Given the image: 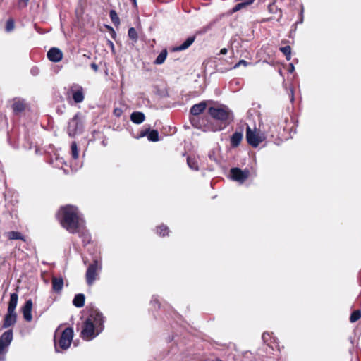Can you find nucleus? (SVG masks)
<instances>
[{"label":"nucleus","instance_id":"obj_36","mask_svg":"<svg viewBox=\"0 0 361 361\" xmlns=\"http://www.w3.org/2000/svg\"><path fill=\"white\" fill-rule=\"evenodd\" d=\"M128 37L131 39H133L134 41H137V31L135 30V29L134 27L129 28L128 32Z\"/></svg>","mask_w":361,"mask_h":361},{"label":"nucleus","instance_id":"obj_21","mask_svg":"<svg viewBox=\"0 0 361 361\" xmlns=\"http://www.w3.org/2000/svg\"><path fill=\"white\" fill-rule=\"evenodd\" d=\"M85 295L82 293H79L75 295L73 304L76 307H82L85 305Z\"/></svg>","mask_w":361,"mask_h":361},{"label":"nucleus","instance_id":"obj_1","mask_svg":"<svg viewBox=\"0 0 361 361\" xmlns=\"http://www.w3.org/2000/svg\"><path fill=\"white\" fill-rule=\"evenodd\" d=\"M58 219L61 225L71 233H80L85 226V221L77 207L67 205L59 211Z\"/></svg>","mask_w":361,"mask_h":361},{"label":"nucleus","instance_id":"obj_39","mask_svg":"<svg viewBox=\"0 0 361 361\" xmlns=\"http://www.w3.org/2000/svg\"><path fill=\"white\" fill-rule=\"evenodd\" d=\"M249 64L248 62H247L246 61L242 59V60H240L238 63H237L233 68H238L240 66H247V65Z\"/></svg>","mask_w":361,"mask_h":361},{"label":"nucleus","instance_id":"obj_46","mask_svg":"<svg viewBox=\"0 0 361 361\" xmlns=\"http://www.w3.org/2000/svg\"><path fill=\"white\" fill-rule=\"evenodd\" d=\"M245 3H246V5L251 4L255 0H243Z\"/></svg>","mask_w":361,"mask_h":361},{"label":"nucleus","instance_id":"obj_16","mask_svg":"<svg viewBox=\"0 0 361 361\" xmlns=\"http://www.w3.org/2000/svg\"><path fill=\"white\" fill-rule=\"evenodd\" d=\"M243 136V129L235 131L231 137V145L233 147H237L241 142Z\"/></svg>","mask_w":361,"mask_h":361},{"label":"nucleus","instance_id":"obj_20","mask_svg":"<svg viewBox=\"0 0 361 361\" xmlns=\"http://www.w3.org/2000/svg\"><path fill=\"white\" fill-rule=\"evenodd\" d=\"M63 286V280L62 278H56L54 277L52 279V289L54 292L59 293L60 292Z\"/></svg>","mask_w":361,"mask_h":361},{"label":"nucleus","instance_id":"obj_30","mask_svg":"<svg viewBox=\"0 0 361 361\" xmlns=\"http://www.w3.org/2000/svg\"><path fill=\"white\" fill-rule=\"evenodd\" d=\"M110 18L114 25L117 26L120 24L119 17L114 10H111L109 12Z\"/></svg>","mask_w":361,"mask_h":361},{"label":"nucleus","instance_id":"obj_9","mask_svg":"<svg viewBox=\"0 0 361 361\" xmlns=\"http://www.w3.org/2000/svg\"><path fill=\"white\" fill-rule=\"evenodd\" d=\"M13 340L12 330L5 331L0 337V361L5 360V355L8 352V348Z\"/></svg>","mask_w":361,"mask_h":361},{"label":"nucleus","instance_id":"obj_31","mask_svg":"<svg viewBox=\"0 0 361 361\" xmlns=\"http://www.w3.org/2000/svg\"><path fill=\"white\" fill-rule=\"evenodd\" d=\"M71 156L72 158L76 160L78 158L79 152L77 144L75 141L71 142Z\"/></svg>","mask_w":361,"mask_h":361},{"label":"nucleus","instance_id":"obj_24","mask_svg":"<svg viewBox=\"0 0 361 361\" xmlns=\"http://www.w3.org/2000/svg\"><path fill=\"white\" fill-rule=\"evenodd\" d=\"M270 123H267L266 126H269L268 129H266L264 126H263V130L264 133L271 137L274 136L275 133L276 132V124L273 123L272 121H269Z\"/></svg>","mask_w":361,"mask_h":361},{"label":"nucleus","instance_id":"obj_15","mask_svg":"<svg viewBox=\"0 0 361 361\" xmlns=\"http://www.w3.org/2000/svg\"><path fill=\"white\" fill-rule=\"evenodd\" d=\"M16 322V314L15 312H8L7 311L6 314L4 317V328H8L12 325H13Z\"/></svg>","mask_w":361,"mask_h":361},{"label":"nucleus","instance_id":"obj_43","mask_svg":"<svg viewBox=\"0 0 361 361\" xmlns=\"http://www.w3.org/2000/svg\"><path fill=\"white\" fill-rule=\"evenodd\" d=\"M37 71L38 69L37 68H32L31 72L33 75H37L38 73Z\"/></svg>","mask_w":361,"mask_h":361},{"label":"nucleus","instance_id":"obj_41","mask_svg":"<svg viewBox=\"0 0 361 361\" xmlns=\"http://www.w3.org/2000/svg\"><path fill=\"white\" fill-rule=\"evenodd\" d=\"M268 337H269V334H268V333H264V334H262V339H263V340H264V341H265V342H266V341H267V338H268Z\"/></svg>","mask_w":361,"mask_h":361},{"label":"nucleus","instance_id":"obj_50","mask_svg":"<svg viewBox=\"0 0 361 361\" xmlns=\"http://www.w3.org/2000/svg\"><path fill=\"white\" fill-rule=\"evenodd\" d=\"M109 46H111L112 48H114V44L112 42L109 41Z\"/></svg>","mask_w":361,"mask_h":361},{"label":"nucleus","instance_id":"obj_32","mask_svg":"<svg viewBox=\"0 0 361 361\" xmlns=\"http://www.w3.org/2000/svg\"><path fill=\"white\" fill-rule=\"evenodd\" d=\"M169 232V228L166 225L162 224L157 228V233L161 236L168 235Z\"/></svg>","mask_w":361,"mask_h":361},{"label":"nucleus","instance_id":"obj_47","mask_svg":"<svg viewBox=\"0 0 361 361\" xmlns=\"http://www.w3.org/2000/svg\"><path fill=\"white\" fill-rule=\"evenodd\" d=\"M293 99H294V97H293V89H291V90H290V100H291V101H293Z\"/></svg>","mask_w":361,"mask_h":361},{"label":"nucleus","instance_id":"obj_27","mask_svg":"<svg viewBox=\"0 0 361 361\" xmlns=\"http://www.w3.org/2000/svg\"><path fill=\"white\" fill-rule=\"evenodd\" d=\"M78 233L79 234V236L82 238V241L85 243H89L90 242V235L89 233L85 229V226H83V228L80 230V232Z\"/></svg>","mask_w":361,"mask_h":361},{"label":"nucleus","instance_id":"obj_42","mask_svg":"<svg viewBox=\"0 0 361 361\" xmlns=\"http://www.w3.org/2000/svg\"><path fill=\"white\" fill-rule=\"evenodd\" d=\"M91 68L94 71H98V66L94 63H92L91 64Z\"/></svg>","mask_w":361,"mask_h":361},{"label":"nucleus","instance_id":"obj_8","mask_svg":"<svg viewBox=\"0 0 361 361\" xmlns=\"http://www.w3.org/2000/svg\"><path fill=\"white\" fill-rule=\"evenodd\" d=\"M264 133L257 132L255 129L252 130L249 126L246 128V139L249 145L257 147L265 140Z\"/></svg>","mask_w":361,"mask_h":361},{"label":"nucleus","instance_id":"obj_52","mask_svg":"<svg viewBox=\"0 0 361 361\" xmlns=\"http://www.w3.org/2000/svg\"><path fill=\"white\" fill-rule=\"evenodd\" d=\"M29 0H24V4L27 3Z\"/></svg>","mask_w":361,"mask_h":361},{"label":"nucleus","instance_id":"obj_51","mask_svg":"<svg viewBox=\"0 0 361 361\" xmlns=\"http://www.w3.org/2000/svg\"><path fill=\"white\" fill-rule=\"evenodd\" d=\"M133 3V5L134 6H136L137 5V0H132Z\"/></svg>","mask_w":361,"mask_h":361},{"label":"nucleus","instance_id":"obj_49","mask_svg":"<svg viewBox=\"0 0 361 361\" xmlns=\"http://www.w3.org/2000/svg\"><path fill=\"white\" fill-rule=\"evenodd\" d=\"M111 32H112V37H114V36L116 35V32H115V31L114 30V29H113V28H111Z\"/></svg>","mask_w":361,"mask_h":361},{"label":"nucleus","instance_id":"obj_12","mask_svg":"<svg viewBox=\"0 0 361 361\" xmlns=\"http://www.w3.org/2000/svg\"><path fill=\"white\" fill-rule=\"evenodd\" d=\"M27 117L30 121L35 122L37 118V108L34 104H24V118Z\"/></svg>","mask_w":361,"mask_h":361},{"label":"nucleus","instance_id":"obj_28","mask_svg":"<svg viewBox=\"0 0 361 361\" xmlns=\"http://www.w3.org/2000/svg\"><path fill=\"white\" fill-rule=\"evenodd\" d=\"M6 237L9 240H18L23 239L21 233L17 231H10L6 233Z\"/></svg>","mask_w":361,"mask_h":361},{"label":"nucleus","instance_id":"obj_7","mask_svg":"<svg viewBox=\"0 0 361 361\" xmlns=\"http://www.w3.org/2000/svg\"><path fill=\"white\" fill-rule=\"evenodd\" d=\"M73 338V329L71 327L66 328L59 339L58 344L55 341V350L59 352V347L62 350H67L72 342Z\"/></svg>","mask_w":361,"mask_h":361},{"label":"nucleus","instance_id":"obj_29","mask_svg":"<svg viewBox=\"0 0 361 361\" xmlns=\"http://www.w3.org/2000/svg\"><path fill=\"white\" fill-rule=\"evenodd\" d=\"M13 109L16 114H19L23 111V102L20 100H15L13 104Z\"/></svg>","mask_w":361,"mask_h":361},{"label":"nucleus","instance_id":"obj_26","mask_svg":"<svg viewBox=\"0 0 361 361\" xmlns=\"http://www.w3.org/2000/svg\"><path fill=\"white\" fill-rule=\"evenodd\" d=\"M166 56H167V51L166 49H164L162 50L159 54L158 55V56L157 57V59H155L154 61V64H157V65H161L162 64L166 59Z\"/></svg>","mask_w":361,"mask_h":361},{"label":"nucleus","instance_id":"obj_5","mask_svg":"<svg viewBox=\"0 0 361 361\" xmlns=\"http://www.w3.org/2000/svg\"><path fill=\"white\" fill-rule=\"evenodd\" d=\"M84 128L83 121L81 115L76 114L68 123L67 133L73 137L82 133Z\"/></svg>","mask_w":361,"mask_h":361},{"label":"nucleus","instance_id":"obj_25","mask_svg":"<svg viewBox=\"0 0 361 361\" xmlns=\"http://www.w3.org/2000/svg\"><path fill=\"white\" fill-rule=\"evenodd\" d=\"M187 164L188 166L195 171L199 170L198 161L197 159L195 157H188L187 158Z\"/></svg>","mask_w":361,"mask_h":361},{"label":"nucleus","instance_id":"obj_33","mask_svg":"<svg viewBox=\"0 0 361 361\" xmlns=\"http://www.w3.org/2000/svg\"><path fill=\"white\" fill-rule=\"evenodd\" d=\"M280 51L286 56L288 61L291 59V48L290 46H286L280 48Z\"/></svg>","mask_w":361,"mask_h":361},{"label":"nucleus","instance_id":"obj_35","mask_svg":"<svg viewBox=\"0 0 361 361\" xmlns=\"http://www.w3.org/2000/svg\"><path fill=\"white\" fill-rule=\"evenodd\" d=\"M14 21L13 19L10 18L7 20L6 24V31L7 32H11L14 30Z\"/></svg>","mask_w":361,"mask_h":361},{"label":"nucleus","instance_id":"obj_13","mask_svg":"<svg viewBox=\"0 0 361 361\" xmlns=\"http://www.w3.org/2000/svg\"><path fill=\"white\" fill-rule=\"evenodd\" d=\"M63 52L56 47L51 48L47 52V58L51 62L57 63L62 60Z\"/></svg>","mask_w":361,"mask_h":361},{"label":"nucleus","instance_id":"obj_17","mask_svg":"<svg viewBox=\"0 0 361 361\" xmlns=\"http://www.w3.org/2000/svg\"><path fill=\"white\" fill-rule=\"evenodd\" d=\"M32 302L31 300H28L26 301L24 305V320L26 322H31L32 320Z\"/></svg>","mask_w":361,"mask_h":361},{"label":"nucleus","instance_id":"obj_23","mask_svg":"<svg viewBox=\"0 0 361 361\" xmlns=\"http://www.w3.org/2000/svg\"><path fill=\"white\" fill-rule=\"evenodd\" d=\"M17 303H18V295L16 293H12L11 295L10 301L8 302V312H15Z\"/></svg>","mask_w":361,"mask_h":361},{"label":"nucleus","instance_id":"obj_45","mask_svg":"<svg viewBox=\"0 0 361 361\" xmlns=\"http://www.w3.org/2000/svg\"><path fill=\"white\" fill-rule=\"evenodd\" d=\"M154 303H158V300L155 297H153L152 300H151V304H154Z\"/></svg>","mask_w":361,"mask_h":361},{"label":"nucleus","instance_id":"obj_48","mask_svg":"<svg viewBox=\"0 0 361 361\" xmlns=\"http://www.w3.org/2000/svg\"><path fill=\"white\" fill-rule=\"evenodd\" d=\"M294 69H295V68H294V66H293L292 63H290V69H289V71H290V73H292V72L294 71Z\"/></svg>","mask_w":361,"mask_h":361},{"label":"nucleus","instance_id":"obj_4","mask_svg":"<svg viewBox=\"0 0 361 361\" xmlns=\"http://www.w3.org/2000/svg\"><path fill=\"white\" fill-rule=\"evenodd\" d=\"M207 108V102H201L194 104L190 109V122L192 126L197 129H200L204 132H208L207 119L208 116H200Z\"/></svg>","mask_w":361,"mask_h":361},{"label":"nucleus","instance_id":"obj_6","mask_svg":"<svg viewBox=\"0 0 361 361\" xmlns=\"http://www.w3.org/2000/svg\"><path fill=\"white\" fill-rule=\"evenodd\" d=\"M102 269L101 259H94L87 267L85 278L88 286H92Z\"/></svg>","mask_w":361,"mask_h":361},{"label":"nucleus","instance_id":"obj_11","mask_svg":"<svg viewBox=\"0 0 361 361\" xmlns=\"http://www.w3.org/2000/svg\"><path fill=\"white\" fill-rule=\"evenodd\" d=\"M250 175L248 169L241 170L239 168H233L231 169V176L233 180L240 183H243Z\"/></svg>","mask_w":361,"mask_h":361},{"label":"nucleus","instance_id":"obj_10","mask_svg":"<svg viewBox=\"0 0 361 361\" xmlns=\"http://www.w3.org/2000/svg\"><path fill=\"white\" fill-rule=\"evenodd\" d=\"M68 95L71 96L75 103H81L85 99L84 89L78 84H73L68 91Z\"/></svg>","mask_w":361,"mask_h":361},{"label":"nucleus","instance_id":"obj_38","mask_svg":"<svg viewBox=\"0 0 361 361\" xmlns=\"http://www.w3.org/2000/svg\"><path fill=\"white\" fill-rule=\"evenodd\" d=\"M123 111L121 108H115L114 109V115L116 117H120L123 114Z\"/></svg>","mask_w":361,"mask_h":361},{"label":"nucleus","instance_id":"obj_40","mask_svg":"<svg viewBox=\"0 0 361 361\" xmlns=\"http://www.w3.org/2000/svg\"><path fill=\"white\" fill-rule=\"evenodd\" d=\"M59 161L63 163L62 160L59 159L58 156H56L54 159H51L52 164L56 167H59Z\"/></svg>","mask_w":361,"mask_h":361},{"label":"nucleus","instance_id":"obj_19","mask_svg":"<svg viewBox=\"0 0 361 361\" xmlns=\"http://www.w3.org/2000/svg\"><path fill=\"white\" fill-rule=\"evenodd\" d=\"M145 119V114L140 111H134L130 115V121L135 124L142 123Z\"/></svg>","mask_w":361,"mask_h":361},{"label":"nucleus","instance_id":"obj_3","mask_svg":"<svg viewBox=\"0 0 361 361\" xmlns=\"http://www.w3.org/2000/svg\"><path fill=\"white\" fill-rule=\"evenodd\" d=\"M208 114L214 120L207 119L208 131H218L224 129L233 121L232 111L226 106H212L208 109Z\"/></svg>","mask_w":361,"mask_h":361},{"label":"nucleus","instance_id":"obj_22","mask_svg":"<svg viewBox=\"0 0 361 361\" xmlns=\"http://www.w3.org/2000/svg\"><path fill=\"white\" fill-rule=\"evenodd\" d=\"M195 41V37H190L180 46L173 49L174 51H183L188 49Z\"/></svg>","mask_w":361,"mask_h":361},{"label":"nucleus","instance_id":"obj_34","mask_svg":"<svg viewBox=\"0 0 361 361\" xmlns=\"http://www.w3.org/2000/svg\"><path fill=\"white\" fill-rule=\"evenodd\" d=\"M361 317V311L360 310H355L354 311L350 317V322H355Z\"/></svg>","mask_w":361,"mask_h":361},{"label":"nucleus","instance_id":"obj_18","mask_svg":"<svg viewBox=\"0 0 361 361\" xmlns=\"http://www.w3.org/2000/svg\"><path fill=\"white\" fill-rule=\"evenodd\" d=\"M147 136V139L152 142H157L159 140V133L157 130H145L140 133V137Z\"/></svg>","mask_w":361,"mask_h":361},{"label":"nucleus","instance_id":"obj_44","mask_svg":"<svg viewBox=\"0 0 361 361\" xmlns=\"http://www.w3.org/2000/svg\"><path fill=\"white\" fill-rule=\"evenodd\" d=\"M227 53V49L223 48L220 51V54H226Z\"/></svg>","mask_w":361,"mask_h":361},{"label":"nucleus","instance_id":"obj_37","mask_svg":"<svg viewBox=\"0 0 361 361\" xmlns=\"http://www.w3.org/2000/svg\"><path fill=\"white\" fill-rule=\"evenodd\" d=\"M246 5V3H245L244 1L241 2V3H238L231 10V13H235L238 11H240V9H242L243 8H244Z\"/></svg>","mask_w":361,"mask_h":361},{"label":"nucleus","instance_id":"obj_14","mask_svg":"<svg viewBox=\"0 0 361 361\" xmlns=\"http://www.w3.org/2000/svg\"><path fill=\"white\" fill-rule=\"evenodd\" d=\"M29 253L27 254L29 258V265H30V270L35 269V265L37 263V257L35 247L31 245L29 248H27Z\"/></svg>","mask_w":361,"mask_h":361},{"label":"nucleus","instance_id":"obj_2","mask_svg":"<svg viewBox=\"0 0 361 361\" xmlns=\"http://www.w3.org/2000/svg\"><path fill=\"white\" fill-rule=\"evenodd\" d=\"M104 317L98 310H92L84 322L80 333V337L90 341L101 334L104 329Z\"/></svg>","mask_w":361,"mask_h":361}]
</instances>
